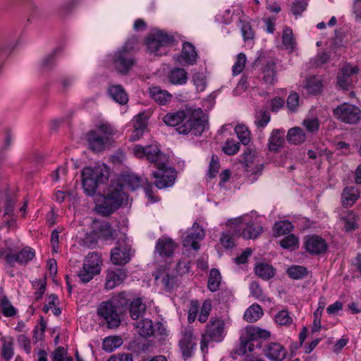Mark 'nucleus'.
I'll use <instances>...</instances> for the list:
<instances>
[{"mask_svg":"<svg viewBox=\"0 0 361 361\" xmlns=\"http://www.w3.org/2000/svg\"><path fill=\"white\" fill-rule=\"evenodd\" d=\"M127 271L123 268L109 269L106 272L105 288L111 290L120 285L126 278Z\"/></svg>","mask_w":361,"mask_h":361,"instance_id":"aec40b11","label":"nucleus"},{"mask_svg":"<svg viewBox=\"0 0 361 361\" xmlns=\"http://www.w3.org/2000/svg\"><path fill=\"white\" fill-rule=\"evenodd\" d=\"M0 308L2 314L6 317H14L18 312L17 309L13 306L6 295H3L0 299Z\"/></svg>","mask_w":361,"mask_h":361,"instance_id":"a18cd8bd","label":"nucleus"},{"mask_svg":"<svg viewBox=\"0 0 361 361\" xmlns=\"http://www.w3.org/2000/svg\"><path fill=\"white\" fill-rule=\"evenodd\" d=\"M299 95L295 92H291L286 100V106L291 112H295L299 106Z\"/></svg>","mask_w":361,"mask_h":361,"instance_id":"052dcab7","label":"nucleus"},{"mask_svg":"<svg viewBox=\"0 0 361 361\" xmlns=\"http://www.w3.org/2000/svg\"><path fill=\"white\" fill-rule=\"evenodd\" d=\"M204 235V229L195 221L193 223L192 228H189L183 237V245L197 250L200 248L197 241L202 240Z\"/></svg>","mask_w":361,"mask_h":361,"instance_id":"2eb2a0df","label":"nucleus"},{"mask_svg":"<svg viewBox=\"0 0 361 361\" xmlns=\"http://www.w3.org/2000/svg\"><path fill=\"white\" fill-rule=\"evenodd\" d=\"M263 314L262 307L258 304H253L245 310L243 319L247 322L253 323L260 319Z\"/></svg>","mask_w":361,"mask_h":361,"instance_id":"58836bf2","label":"nucleus"},{"mask_svg":"<svg viewBox=\"0 0 361 361\" xmlns=\"http://www.w3.org/2000/svg\"><path fill=\"white\" fill-rule=\"evenodd\" d=\"M164 123L169 126H176L179 134L200 136L205 130L207 121L204 119L203 111L200 109L186 108L176 112L166 114L164 118Z\"/></svg>","mask_w":361,"mask_h":361,"instance_id":"f03ea898","label":"nucleus"},{"mask_svg":"<svg viewBox=\"0 0 361 361\" xmlns=\"http://www.w3.org/2000/svg\"><path fill=\"white\" fill-rule=\"evenodd\" d=\"M358 71L357 66L349 63L344 65L337 75L338 85L343 90H348L353 82V78L357 75Z\"/></svg>","mask_w":361,"mask_h":361,"instance_id":"f3484780","label":"nucleus"},{"mask_svg":"<svg viewBox=\"0 0 361 361\" xmlns=\"http://www.w3.org/2000/svg\"><path fill=\"white\" fill-rule=\"evenodd\" d=\"M32 286L37 290L35 293V299L39 300L44 293L46 281L44 280H36L32 283Z\"/></svg>","mask_w":361,"mask_h":361,"instance_id":"69168bd1","label":"nucleus"},{"mask_svg":"<svg viewBox=\"0 0 361 361\" xmlns=\"http://www.w3.org/2000/svg\"><path fill=\"white\" fill-rule=\"evenodd\" d=\"M109 96L117 103L121 105L127 104L128 97L124 88L121 85H111L108 89Z\"/></svg>","mask_w":361,"mask_h":361,"instance_id":"473e14b6","label":"nucleus"},{"mask_svg":"<svg viewBox=\"0 0 361 361\" xmlns=\"http://www.w3.org/2000/svg\"><path fill=\"white\" fill-rule=\"evenodd\" d=\"M60 51L61 49L57 48L47 55L42 61V67L45 70H50L54 67L56 64V56L60 52Z\"/></svg>","mask_w":361,"mask_h":361,"instance_id":"3c124183","label":"nucleus"},{"mask_svg":"<svg viewBox=\"0 0 361 361\" xmlns=\"http://www.w3.org/2000/svg\"><path fill=\"white\" fill-rule=\"evenodd\" d=\"M360 197V190L357 187H347L342 193V204L344 207L352 206Z\"/></svg>","mask_w":361,"mask_h":361,"instance_id":"c9c22d12","label":"nucleus"},{"mask_svg":"<svg viewBox=\"0 0 361 361\" xmlns=\"http://www.w3.org/2000/svg\"><path fill=\"white\" fill-rule=\"evenodd\" d=\"M308 4V0H295L291 4V12L295 16H300L306 10Z\"/></svg>","mask_w":361,"mask_h":361,"instance_id":"13d9d810","label":"nucleus"},{"mask_svg":"<svg viewBox=\"0 0 361 361\" xmlns=\"http://www.w3.org/2000/svg\"><path fill=\"white\" fill-rule=\"evenodd\" d=\"M271 333L258 326H247L240 334L239 345L235 352L238 355H243L247 352H252L255 348H262V340H267Z\"/></svg>","mask_w":361,"mask_h":361,"instance_id":"39448f33","label":"nucleus"},{"mask_svg":"<svg viewBox=\"0 0 361 361\" xmlns=\"http://www.w3.org/2000/svg\"><path fill=\"white\" fill-rule=\"evenodd\" d=\"M226 336L225 323L220 318L212 317L202 334L200 348L203 353H207L209 342H221Z\"/></svg>","mask_w":361,"mask_h":361,"instance_id":"423d86ee","label":"nucleus"},{"mask_svg":"<svg viewBox=\"0 0 361 361\" xmlns=\"http://www.w3.org/2000/svg\"><path fill=\"white\" fill-rule=\"evenodd\" d=\"M135 327L137 329L140 336L147 338L154 336L155 329L153 322L149 319H142L135 323Z\"/></svg>","mask_w":361,"mask_h":361,"instance_id":"7c9ffc66","label":"nucleus"},{"mask_svg":"<svg viewBox=\"0 0 361 361\" xmlns=\"http://www.w3.org/2000/svg\"><path fill=\"white\" fill-rule=\"evenodd\" d=\"M101 264L102 259L98 253H89L85 258L82 268L77 273L80 281L83 283L91 281L94 276L100 273Z\"/></svg>","mask_w":361,"mask_h":361,"instance_id":"6e6552de","label":"nucleus"},{"mask_svg":"<svg viewBox=\"0 0 361 361\" xmlns=\"http://www.w3.org/2000/svg\"><path fill=\"white\" fill-rule=\"evenodd\" d=\"M235 132L243 145H246L249 143L250 140V131L245 126L237 125L235 127Z\"/></svg>","mask_w":361,"mask_h":361,"instance_id":"603ef678","label":"nucleus"},{"mask_svg":"<svg viewBox=\"0 0 361 361\" xmlns=\"http://www.w3.org/2000/svg\"><path fill=\"white\" fill-rule=\"evenodd\" d=\"M229 225H235L239 236L245 239H255L262 232V225L257 221H250L244 224L240 218L229 221Z\"/></svg>","mask_w":361,"mask_h":361,"instance_id":"ddd939ff","label":"nucleus"},{"mask_svg":"<svg viewBox=\"0 0 361 361\" xmlns=\"http://www.w3.org/2000/svg\"><path fill=\"white\" fill-rule=\"evenodd\" d=\"M1 342V357L6 361H10L14 356V340L11 336L0 338Z\"/></svg>","mask_w":361,"mask_h":361,"instance_id":"f704fd0d","label":"nucleus"},{"mask_svg":"<svg viewBox=\"0 0 361 361\" xmlns=\"http://www.w3.org/2000/svg\"><path fill=\"white\" fill-rule=\"evenodd\" d=\"M89 147L93 152H102L109 143L107 137H104L97 130H91L86 134Z\"/></svg>","mask_w":361,"mask_h":361,"instance_id":"412c9836","label":"nucleus"},{"mask_svg":"<svg viewBox=\"0 0 361 361\" xmlns=\"http://www.w3.org/2000/svg\"><path fill=\"white\" fill-rule=\"evenodd\" d=\"M307 139V135L302 128L300 127H293L288 130L286 140L290 145H298Z\"/></svg>","mask_w":361,"mask_h":361,"instance_id":"c85d7f7f","label":"nucleus"},{"mask_svg":"<svg viewBox=\"0 0 361 361\" xmlns=\"http://www.w3.org/2000/svg\"><path fill=\"white\" fill-rule=\"evenodd\" d=\"M263 353L269 360L272 361H282L286 354L285 348L276 342H270L264 344Z\"/></svg>","mask_w":361,"mask_h":361,"instance_id":"6ab92c4d","label":"nucleus"},{"mask_svg":"<svg viewBox=\"0 0 361 361\" xmlns=\"http://www.w3.org/2000/svg\"><path fill=\"white\" fill-rule=\"evenodd\" d=\"M300 91L305 97L316 94V76L311 75L305 79L302 85H301Z\"/></svg>","mask_w":361,"mask_h":361,"instance_id":"c03bdc74","label":"nucleus"},{"mask_svg":"<svg viewBox=\"0 0 361 361\" xmlns=\"http://www.w3.org/2000/svg\"><path fill=\"white\" fill-rule=\"evenodd\" d=\"M131 246L126 241H118L117 245L111 251V260L113 264L124 265L131 259Z\"/></svg>","mask_w":361,"mask_h":361,"instance_id":"4468645a","label":"nucleus"},{"mask_svg":"<svg viewBox=\"0 0 361 361\" xmlns=\"http://www.w3.org/2000/svg\"><path fill=\"white\" fill-rule=\"evenodd\" d=\"M263 80L267 84H274L276 81L275 63L269 62L263 71Z\"/></svg>","mask_w":361,"mask_h":361,"instance_id":"09e8293b","label":"nucleus"},{"mask_svg":"<svg viewBox=\"0 0 361 361\" xmlns=\"http://www.w3.org/2000/svg\"><path fill=\"white\" fill-rule=\"evenodd\" d=\"M134 298L133 294L123 291L118 294L114 301L117 306L120 305L122 309H127Z\"/></svg>","mask_w":361,"mask_h":361,"instance_id":"8fccbe9b","label":"nucleus"},{"mask_svg":"<svg viewBox=\"0 0 361 361\" xmlns=\"http://www.w3.org/2000/svg\"><path fill=\"white\" fill-rule=\"evenodd\" d=\"M173 41V36L162 30H158L149 35L146 42L147 49L155 56L165 55Z\"/></svg>","mask_w":361,"mask_h":361,"instance_id":"0eeeda50","label":"nucleus"},{"mask_svg":"<svg viewBox=\"0 0 361 361\" xmlns=\"http://www.w3.org/2000/svg\"><path fill=\"white\" fill-rule=\"evenodd\" d=\"M106 361H133V356L130 353H118L111 355Z\"/></svg>","mask_w":361,"mask_h":361,"instance_id":"774afa93","label":"nucleus"},{"mask_svg":"<svg viewBox=\"0 0 361 361\" xmlns=\"http://www.w3.org/2000/svg\"><path fill=\"white\" fill-rule=\"evenodd\" d=\"M94 232L99 238L109 240L115 238L116 230L111 225L106 221L100 222L97 227H95Z\"/></svg>","mask_w":361,"mask_h":361,"instance_id":"bb28decb","label":"nucleus"},{"mask_svg":"<svg viewBox=\"0 0 361 361\" xmlns=\"http://www.w3.org/2000/svg\"><path fill=\"white\" fill-rule=\"evenodd\" d=\"M235 235L239 236V233L238 232L235 225L221 233L220 241L224 248L232 249L235 246L234 236Z\"/></svg>","mask_w":361,"mask_h":361,"instance_id":"4c0bfd02","label":"nucleus"},{"mask_svg":"<svg viewBox=\"0 0 361 361\" xmlns=\"http://www.w3.org/2000/svg\"><path fill=\"white\" fill-rule=\"evenodd\" d=\"M176 247L177 245L171 238H161L157 241L155 250L161 257L168 258L173 255Z\"/></svg>","mask_w":361,"mask_h":361,"instance_id":"5701e85b","label":"nucleus"},{"mask_svg":"<svg viewBox=\"0 0 361 361\" xmlns=\"http://www.w3.org/2000/svg\"><path fill=\"white\" fill-rule=\"evenodd\" d=\"M195 340L192 329L190 326L185 328L179 342L182 356L185 360L192 357L196 347Z\"/></svg>","mask_w":361,"mask_h":361,"instance_id":"dca6fc26","label":"nucleus"},{"mask_svg":"<svg viewBox=\"0 0 361 361\" xmlns=\"http://www.w3.org/2000/svg\"><path fill=\"white\" fill-rule=\"evenodd\" d=\"M221 281L220 271L217 269H212L209 271L207 288L212 292H215L219 288Z\"/></svg>","mask_w":361,"mask_h":361,"instance_id":"37998d69","label":"nucleus"},{"mask_svg":"<svg viewBox=\"0 0 361 361\" xmlns=\"http://www.w3.org/2000/svg\"><path fill=\"white\" fill-rule=\"evenodd\" d=\"M123 343V339L120 336H109L104 338L102 349L107 353H112L121 347Z\"/></svg>","mask_w":361,"mask_h":361,"instance_id":"ea45409f","label":"nucleus"},{"mask_svg":"<svg viewBox=\"0 0 361 361\" xmlns=\"http://www.w3.org/2000/svg\"><path fill=\"white\" fill-rule=\"evenodd\" d=\"M157 169V171L152 173V177L155 179L154 185L160 190L171 187L176 178V170L167 166V164L158 166Z\"/></svg>","mask_w":361,"mask_h":361,"instance_id":"f8f14e48","label":"nucleus"},{"mask_svg":"<svg viewBox=\"0 0 361 361\" xmlns=\"http://www.w3.org/2000/svg\"><path fill=\"white\" fill-rule=\"evenodd\" d=\"M293 229V226L289 221H281L274 224V235L280 236L290 233Z\"/></svg>","mask_w":361,"mask_h":361,"instance_id":"de8ad7c7","label":"nucleus"},{"mask_svg":"<svg viewBox=\"0 0 361 361\" xmlns=\"http://www.w3.org/2000/svg\"><path fill=\"white\" fill-rule=\"evenodd\" d=\"M97 314L105 320L109 329L117 328L121 324L118 307L114 300L102 302L97 309Z\"/></svg>","mask_w":361,"mask_h":361,"instance_id":"1a4fd4ad","label":"nucleus"},{"mask_svg":"<svg viewBox=\"0 0 361 361\" xmlns=\"http://www.w3.org/2000/svg\"><path fill=\"white\" fill-rule=\"evenodd\" d=\"M133 153L138 158L145 157L149 161L154 163L156 167L163 166V164H167L169 161V157L156 145H136L133 149Z\"/></svg>","mask_w":361,"mask_h":361,"instance_id":"9d476101","label":"nucleus"},{"mask_svg":"<svg viewBox=\"0 0 361 361\" xmlns=\"http://www.w3.org/2000/svg\"><path fill=\"white\" fill-rule=\"evenodd\" d=\"M271 115L268 110L260 109L255 114V125L258 129L265 128L269 123Z\"/></svg>","mask_w":361,"mask_h":361,"instance_id":"79ce46f5","label":"nucleus"},{"mask_svg":"<svg viewBox=\"0 0 361 361\" xmlns=\"http://www.w3.org/2000/svg\"><path fill=\"white\" fill-rule=\"evenodd\" d=\"M192 82L196 86L197 90L202 92L206 87V78L202 73H195L192 75Z\"/></svg>","mask_w":361,"mask_h":361,"instance_id":"e2e57ef3","label":"nucleus"},{"mask_svg":"<svg viewBox=\"0 0 361 361\" xmlns=\"http://www.w3.org/2000/svg\"><path fill=\"white\" fill-rule=\"evenodd\" d=\"M275 321L280 325H289L292 322V319L288 312L283 310L275 315Z\"/></svg>","mask_w":361,"mask_h":361,"instance_id":"338daca9","label":"nucleus"},{"mask_svg":"<svg viewBox=\"0 0 361 361\" xmlns=\"http://www.w3.org/2000/svg\"><path fill=\"white\" fill-rule=\"evenodd\" d=\"M250 294L256 299L259 300H264L265 296L263 294V291L257 281H252L249 286Z\"/></svg>","mask_w":361,"mask_h":361,"instance_id":"0e129e2a","label":"nucleus"},{"mask_svg":"<svg viewBox=\"0 0 361 361\" xmlns=\"http://www.w3.org/2000/svg\"><path fill=\"white\" fill-rule=\"evenodd\" d=\"M137 42V37L132 36L126 40L121 47L113 54L111 63L114 69L118 73L122 75H127L133 67L135 66L137 63L135 54Z\"/></svg>","mask_w":361,"mask_h":361,"instance_id":"7ed1b4c3","label":"nucleus"},{"mask_svg":"<svg viewBox=\"0 0 361 361\" xmlns=\"http://www.w3.org/2000/svg\"><path fill=\"white\" fill-rule=\"evenodd\" d=\"M180 58L187 65H194L197 62V54L190 42H184Z\"/></svg>","mask_w":361,"mask_h":361,"instance_id":"2f4dec72","label":"nucleus"},{"mask_svg":"<svg viewBox=\"0 0 361 361\" xmlns=\"http://www.w3.org/2000/svg\"><path fill=\"white\" fill-rule=\"evenodd\" d=\"M168 79L173 85H185L188 81V74L184 68L176 67L169 71Z\"/></svg>","mask_w":361,"mask_h":361,"instance_id":"c756f323","label":"nucleus"},{"mask_svg":"<svg viewBox=\"0 0 361 361\" xmlns=\"http://www.w3.org/2000/svg\"><path fill=\"white\" fill-rule=\"evenodd\" d=\"M255 272L259 278L268 281L274 276L276 269L271 264L265 262H259L255 265Z\"/></svg>","mask_w":361,"mask_h":361,"instance_id":"72a5a7b5","label":"nucleus"},{"mask_svg":"<svg viewBox=\"0 0 361 361\" xmlns=\"http://www.w3.org/2000/svg\"><path fill=\"white\" fill-rule=\"evenodd\" d=\"M146 305L140 297H135L130 303V306L128 307L130 316L133 320L142 317L146 312Z\"/></svg>","mask_w":361,"mask_h":361,"instance_id":"cd10ccee","label":"nucleus"},{"mask_svg":"<svg viewBox=\"0 0 361 361\" xmlns=\"http://www.w3.org/2000/svg\"><path fill=\"white\" fill-rule=\"evenodd\" d=\"M123 184L119 181L111 182L108 188L104 190L103 201L97 204L96 209L103 216H109L118 209L123 204L126 197L123 192V185L128 186L131 190L137 189L141 185V178L133 172L126 171L121 175Z\"/></svg>","mask_w":361,"mask_h":361,"instance_id":"f257e3e1","label":"nucleus"},{"mask_svg":"<svg viewBox=\"0 0 361 361\" xmlns=\"http://www.w3.org/2000/svg\"><path fill=\"white\" fill-rule=\"evenodd\" d=\"M109 178V170L104 164L85 167L81 172V179L85 194L93 197L100 185L106 184Z\"/></svg>","mask_w":361,"mask_h":361,"instance_id":"20e7f679","label":"nucleus"},{"mask_svg":"<svg viewBox=\"0 0 361 361\" xmlns=\"http://www.w3.org/2000/svg\"><path fill=\"white\" fill-rule=\"evenodd\" d=\"M150 97L160 105H166L171 101L172 95L168 91L161 89L159 86L149 88Z\"/></svg>","mask_w":361,"mask_h":361,"instance_id":"b1692460","label":"nucleus"},{"mask_svg":"<svg viewBox=\"0 0 361 361\" xmlns=\"http://www.w3.org/2000/svg\"><path fill=\"white\" fill-rule=\"evenodd\" d=\"M282 44L289 52L295 50L297 42L293 37V30L289 27H285L282 34Z\"/></svg>","mask_w":361,"mask_h":361,"instance_id":"a19ab883","label":"nucleus"},{"mask_svg":"<svg viewBox=\"0 0 361 361\" xmlns=\"http://www.w3.org/2000/svg\"><path fill=\"white\" fill-rule=\"evenodd\" d=\"M298 238L293 234L286 236L280 241V245L284 249H295L298 247Z\"/></svg>","mask_w":361,"mask_h":361,"instance_id":"680f3d73","label":"nucleus"},{"mask_svg":"<svg viewBox=\"0 0 361 361\" xmlns=\"http://www.w3.org/2000/svg\"><path fill=\"white\" fill-rule=\"evenodd\" d=\"M246 60L247 58L245 54L240 53L237 55L236 61L232 68L233 75H237L243 71L245 66Z\"/></svg>","mask_w":361,"mask_h":361,"instance_id":"5fc2aeb1","label":"nucleus"},{"mask_svg":"<svg viewBox=\"0 0 361 361\" xmlns=\"http://www.w3.org/2000/svg\"><path fill=\"white\" fill-rule=\"evenodd\" d=\"M240 149V144L233 139H228L224 147L223 151L227 155L235 154Z\"/></svg>","mask_w":361,"mask_h":361,"instance_id":"6e6d98bb","label":"nucleus"},{"mask_svg":"<svg viewBox=\"0 0 361 361\" xmlns=\"http://www.w3.org/2000/svg\"><path fill=\"white\" fill-rule=\"evenodd\" d=\"M286 274L292 279L300 280L307 275L308 271L303 266L291 265L286 269Z\"/></svg>","mask_w":361,"mask_h":361,"instance_id":"49530a36","label":"nucleus"},{"mask_svg":"<svg viewBox=\"0 0 361 361\" xmlns=\"http://www.w3.org/2000/svg\"><path fill=\"white\" fill-rule=\"evenodd\" d=\"M211 310L212 301L210 300H204L202 305L200 312L198 317L199 322L201 323L205 322L208 319Z\"/></svg>","mask_w":361,"mask_h":361,"instance_id":"bf43d9fd","label":"nucleus"},{"mask_svg":"<svg viewBox=\"0 0 361 361\" xmlns=\"http://www.w3.org/2000/svg\"><path fill=\"white\" fill-rule=\"evenodd\" d=\"M35 255V251L30 247H25L16 254L8 253L6 257V263L11 267H14L16 263L20 265L27 264L31 261Z\"/></svg>","mask_w":361,"mask_h":361,"instance_id":"a211bd4d","label":"nucleus"},{"mask_svg":"<svg viewBox=\"0 0 361 361\" xmlns=\"http://www.w3.org/2000/svg\"><path fill=\"white\" fill-rule=\"evenodd\" d=\"M159 279L166 292H171L178 286V277L174 273L167 272L155 276L156 281H158Z\"/></svg>","mask_w":361,"mask_h":361,"instance_id":"e433bc0d","label":"nucleus"},{"mask_svg":"<svg viewBox=\"0 0 361 361\" xmlns=\"http://www.w3.org/2000/svg\"><path fill=\"white\" fill-rule=\"evenodd\" d=\"M334 116L348 124H356L361 120V109L355 104L343 103L334 109Z\"/></svg>","mask_w":361,"mask_h":361,"instance_id":"9b49d317","label":"nucleus"},{"mask_svg":"<svg viewBox=\"0 0 361 361\" xmlns=\"http://www.w3.org/2000/svg\"><path fill=\"white\" fill-rule=\"evenodd\" d=\"M357 216L353 211H345L340 215V224L343 226L346 232L354 231L357 227Z\"/></svg>","mask_w":361,"mask_h":361,"instance_id":"393cba45","label":"nucleus"},{"mask_svg":"<svg viewBox=\"0 0 361 361\" xmlns=\"http://www.w3.org/2000/svg\"><path fill=\"white\" fill-rule=\"evenodd\" d=\"M148 116L145 113H139L133 119L134 130L130 136V140L135 141L139 140L147 126Z\"/></svg>","mask_w":361,"mask_h":361,"instance_id":"4be33fe9","label":"nucleus"},{"mask_svg":"<svg viewBox=\"0 0 361 361\" xmlns=\"http://www.w3.org/2000/svg\"><path fill=\"white\" fill-rule=\"evenodd\" d=\"M239 26L243 37L244 41L252 39L255 36V32L252 29V27L249 22L245 20H240Z\"/></svg>","mask_w":361,"mask_h":361,"instance_id":"864d4df0","label":"nucleus"},{"mask_svg":"<svg viewBox=\"0 0 361 361\" xmlns=\"http://www.w3.org/2000/svg\"><path fill=\"white\" fill-rule=\"evenodd\" d=\"M285 130L281 129H274L272 130L269 138L268 147L271 152H279L283 147L284 143Z\"/></svg>","mask_w":361,"mask_h":361,"instance_id":"a878e982","label":"nucleus"},{"mask_svg":"<svg viewBox=\"0 0 361 361\" xmlns=\"http://www.w3.org/2000/svg\"><path fill=\"white\" fill-rule=\"evenodd\" d=\"M219 168L220 164L218 156L212 154L207 172L208 178L210 179L214 178L219 172Z\"/></svg>","mask_w":361,"mask_h":361,"instance_id":"4d7b16f0","label":"nucleus"}]
</instances>
